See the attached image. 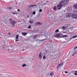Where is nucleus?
<instances>
[{
    "instance_id": "obj_1",
    "label": "nucleus",
    "mask_w": 77,
    "mask_h": 77,
    "mask_svg": "<svg viewBox=\"0 0 77 77\" xmlns=\"http://www.w3.org/2000/svg\"><path fill=\"white\" fill-rule=\"evenodd\" d=\"M69 0H63L60 1L59 4L57 5V9L60 10L63 7H64L65 5H66L68 3V2Z\"/></svg>"
},
{
    "instance_id": "obj_2",
    "label": "nucleus",
    "mask_w": 77,
    "mask_h": 77,
    "mask_svg": "<svg viewBox=\"0 0 77 77\" xmlns=\"http://www.w3.org/2000/svg\"><path fill=\"white\" fill-rule=\"evenodd\" d=\"M72 18H74L77 20V15L75 14H72Z\"/></svg>"
},
{
    "instance_id": "obj_3",
    "label": "nucleus",
    "mask_w": 77,
    "mask_h": 77,
    "mask_svg": "<svg viewBox=\"0 0 77 77\" xmlns=\"http://www.w3.org/2000/svg\"><path fill=\"white\" fill-rule=\"evenodd\" d=\"M42 56H43V54H42L41 52L38 55V59L40 60L42 59Z\"/></svg>"
},
{
    "instance_id": "obj_4",
    "label": "nucleus",
    "mask_w": 77,
    "mask_h": 77,
    "mask_svg": "<svg viewBox=\"0 0 77 77\" xmlns=\"http://www.w3.org/2000/svg\"><path fill=\"white\" fill-rule=\"evenodd\" d=\"M72 17V14L71 13H67L66 14V17L67 18H69Z\"/></svg>"
},
{
    "instance_id": "obj_5",
    "label": "nucleus",
    "mask_w": 77,
    "mask_h": 77,
    "mask_svg": "<svg viewBox=\"0 0 77 77\" xmlns=\"http://www.w3.org/2000/svg\"><path fill=\"white\" fill-rule=\"evenodd\" d=\"M63 63L59 64L57 66V68L62 67V66H63Z\"/></svg>"
},
{
    "instance_id": "obj_6",
    "label": "nucleus",
    "mask_w": 77,
    "mask_h": 77,
    "mask_svg": "<svg viewBox=\"0 0 77 77\" xmlns=\"http://www.w3.org/2000/svg\"><path fill=\"white\" fill-rule=\"evenodd\" d=\"M12 23L13 24V27H14V26H15V24H16V23H17V22H15L14 20H12Z\"/></svg>"
},
{
    "instance_id": "obj_7",
    "label": "nucleus",
    "mask_w": 77,
    "mask_h": 77,
    "mask_svg": "<svg viewBox=\"0 0 77 77\" xmlns=\"http://www.w3.org/2000/svg\"><path fill=\"white\" fill-rule=\"evenodd\" d=\"M73 9L74 10H75L76 9H77V4H75L73 6Z\"/></svg>"
},
{
    "instance_id": "obj_8",
    "label": "nucleus",
    "mask_w": 77,
    "mask_h": 77,
    "mask_svg": "<svg viewBox=\"0 0 77 77\" xmlns=\"http://www.w3.org/2000/svg\"><path fill=\"white\" fill-rule=\"evenodd\" d=\"M36 5H29L28 6V8H30L31 7H33V6H36Z\"/></svg>"
},
{
    "instance_id": "obj_9",
    "label": "nucleus",
    "mask_w": 77,
    "mask_h": 77,
    "mask_svg": "<svg viewBox=\"0 0 77 77\" xmlns=\"http://www.w3.org/2000/svg\"><path fill=\"white\" fill-rule=\"evenodd\" d=\"M2 22L5 23V24H6L8 22V20H6V19H4L2 21Z\"/></svg>"
},
{
    "instance_id": "obj_10",
    "label": "nucleus",
    "mask_w": 77,
    "mask_h": 77,
    "mask_svg": "<svg viewBox=\"0 0 77 77\" xmlns=\"http://www.w3.org/2000/svg\"><path fill=\"white\" fill-rule=\"evenodd\" d=\"M60 36V34H57L55 35V37H59Z\"/></svg>"
},
{
    "instance_id": "obj_11",
    "label": "nucleus",
    "mask_w": 77,
    "mask_h": 77,
    "mask_svg": "<svg viewBox=\"0 0 77 77\" xmlns=\"http://www.w3.org/2000/svg\"><path fill=\"white\" fill-rule=\"evenodd\" d=\"M22 33L24 36H26L27 34V33L26 32H22Z\"/></svg>"
},
{
    "instance_id": "obj_12",
    "label": "nucleus",
    "mask_w": 77,
    "mask_h": 77,
    "mask_svg": "<svg viewBox=\"0 0 77 77\" xmlns=\"http://www.w3.org/2000/svg\"><path fill=\"white\" fill-rule=\"evenodd\" d=\"M54 75V73L53 72H51L50 73V75L51 76H53Z\"/></svg>"
},
{
    "instance_id": "obj_13",
    "label": "nucleus",
    "mask_w": 77,
    "mask_h": 77,
    "mask_svg": "<svg viewBox=\"0 0 77 77\" xmlns=\"http://www.w3.org/2000/svg\"><path fill=\"white\" fill-rule=\"evenodd\" d=\"M47 5V4H46L45 3H43V4H41V6H44V5Z\"/></svg>"
},
{
    "instance_id": "obj_14",
    "label": "nucleus",
    "mask_w": 77,
    "mask_h": 77,
    "mask_svg": "<svg viewBox=\"0 0 77 77\" xmlns=\"http://www.w3.org/2000/svg\"><path fill=\"white\" fill-rule=\"evenodd\" d=\"M53 9L55 11H56V9H57V8H56V6H55L53 7Z\"/></svg>"
},
{
    "instance_id": "obj_15",
    "label": "nucleus",
    "mask_w": 77,
    "mask_h": 77,
    "mask_svg": "<svg viewBox=\"0 0 77 77\" xmlns=\"http://www.w3.org/2000/svg\"><path fill=\"white\" fill-rule=\"evenodd\" d=\"M74 75H75V76L77 75V71H75V74H74Z\"/></svg>"
},
{
    "instance_id": "obj_16",
    "label": "nucleus",
    "mask_w": 77,
    "mask_h": 77,
    "mask_svg": "<svg viewBox=\"0 0 77 77\" xmlns=\"http://www.w3.org/2000/svg\"><path fill=\"white\" fill-rule=\"evenodd\" d=\"M77 37V35H75L72 37L73 38H76Z\"/></svg>"
},
{
    "instance_id": "obj_17",
    "label": "nucleus",
    "mask_w": 77,
    "mask_h": 77,
    "mask_svg": "<svg viewBox=\"0 0 77 77\" xmlns=\"http://www.w3.org/2000/svg\"><path fill=\"white\" fill-rule=\"evenodd\" d=\"M4 77H9V75H5L4 76Z\"/></svg>"
},
{
    "instance_id": "obj_18",
    "label": "nucleus",
    "mask_w": 77,
    "mask_h": 77,
    "mask_svg": "<svg viewBox=\"0 0 77 77\" xmlns=\"http://www.w3.org/2000/svg\"><path fill=\"white\" fill-rule=\"evenodd\" d=\"M29 23H31V24H32V23H33V21H31V20H30L29 21Z\"/></svg>"
},
{
    "instance_id": "obj_19",
    "label": "nucleus",
    "mask_w": 77,
    "mask_h": 77,
    "mask_svg": "<svg viewBox=\"0 0 77 77\" xmlns=\"http://www.w3.org/2000/svg\"><path fill=\"white\" fill-rule=\"evenodd\" d=\"M25 66H26V64H24L23 65H22V67H24Z\"/></svg>"
},
{
    "instance_id": "obj_20",
    "label": "nucleus",
    "mask_w": 77,
    "mask_h": 77,
    "mask_svg": "<svg viewBox=\"0 0 77 77\" xmlns=\"http://www.w3.org/2000/svg\"><path fill=\"white\" fill-rule=\"evenodd\" d=\"M7 9H11L12 8H11V7H8L7 8Z\"/></svg>"
},
{
    "instance_id": "obj_21",
    "label": "nucleus",
    "mask_w": 77,
    "mask_h": 77,
    "mask_svg": "<svg viewBox=\"0 0 77 77\" xmlns=\"http://www.w3.org/2000/svg\"><path fill=\"white\" fill-rule=\"evenodd\" d=\"M59 32V29H57L55 31V33H57V32Z\"/></svg>"
},
{
    "instance_id": "obj_22",
    "label": "nucleus",
    "mask_w": 77,
    "mask_h": 77,
    "mask_svg": "<svg viewBox=\"0 0 77 77\" xmlns=\"http://www.w3.org/2000/svg\"><path fill=\"white\" fill-rule=\"evenodd\" d=\"M72 74H74H74H75V71H72Z\"/></svg>"
},
{
    "instance_id": "obj_23",
    "label": "nucleus",
    "mask_w": 77,
    "mask_h": 77,
    "mask_svg": "<svg viewBox=\"0 0 77 77\" xmlns=\"http://www.w3.org/2000/svg\"><path fill=\"white\" fill-rule=\"evenodd\" d=\"M19 37V36L17 35H16V39H18V37Z\"/></svg>"
},
{
    "instance_id": "obj_24",
    "label": "nucleus",
    "mask_w": 77,
    "mask_h": 77,
    "mask_svg": "<svg viewBox=\"0 0 77 77\" xmlns=\"http://www.w3.org/2000/svg\"><path fill=\"white\" fill-rule=\"evenodd\" d=\"M62 29H63V30H65V27L64 26H63L62 27Z\"/></svg>"
},
{
    "instance_id": "obj_25",
    "label": "nucleus",
    "mask_w": 77,
    "mask_h": 77,
    "mask_svg": "<svg viewBox=\"0 0 77 77\" xmlns=\"http://www.w3.org/2000/svg\"><path fill=\"white\" fill-rule=\"evenodd\" d=\"M12 14H18V13H16L14 12H12Z\"/></svg>"
},
{
    "instance_id": "obj_26",
    "label": "nucleus",
    "mask_w": 77,
    "mask_h": 77,
    "mask_svg": "<svg viewBox=\"0 0 77 77\" xmlns=\"http://www.w3.org/2000/svg\"><path fill=\"white\" fill-rule=\"evenodd\" d=\"M67 36H68L67 35H63V37H67Z\"/></svg>"
},
{
    "instance_id": "obj_27",
    "label": "nucleus",
    "mask_w": 77,
    "mask_h": 77,
    "mask_svg": "<svg viewBox=\"0 0 77 77\" xmlns=\"http://www.w3.org/2000/svg\"><path fill=\"white\" fill-rule=\"evenodd\" d=\"M43 59H46V57L45 56H44Z\"/></svg>"
},
{
    "instance_id": "obj_28",
    "label": "nucleus",
    "mask_w": 77,
    "mask_h": 77,
    "mask_svg": "<svg viewBox=\"0 0 77 77\" xmlns=\"http://www.w3.org/2000/svg\"><path fill=\"white\" fill-rule=\"evenodd\" d=\"M31 26L30 25L28 27V29H31Z\"/></svg>"
},
{
    "instance_id": "obj_29",
    "label": "nucleus",
    "mask_w": 77,
    "mask_h": 77,
    "mask_svg": "<svg viewBox=\"0 0 77 77\" xmlns=\"http://www.w3.org/2000/svg\"><path fill=\"white\" fill-rule=\"evenodd\" d=\"M36 14V12H35V11H34L33 12V14Z\"/></svg>"
},
{
    "instance_id": "obj_30",
    "label": "nucleus",
    "mask_w": 77,
    "mask_h": 77,
    "mask_svg": "<svg viewBox=\"0 0 77 77\" xmlns=\"http://www.w3.org/2000/svg\"><path fill=\"white\" fill-rule=\"evenodd\" d=\"M72 37H71L70 38V40L69 41H70V40L72 39Z\"/></svg>"
},
{
    "instance_id": "obj_31",
    "label": "nucleus",
    "mask_w": 77,
    "mask_h": 77,
    "mask_svg": "<svg viewBox=\"0 0 77 77\" xmlns=\"http://www.w3.org/2000/svg\"><path fill=\"white\" fill-rule=\"evenodd\" d=\"M39 12H42V9H40L39 10Z\"/></svg>"
},
{
    "instance_id": "obj_32",
    "label": "nucleus",
    "mask_w": 77,
    "mask_h": 77,
    "mask_svg": "<svg viewBox=\"0 0 77 77\" xmlns=\"http://www.w3.org/2000/svg\"><path fill=\"white\" fill-rule=\"evenodd\" d=\"M19 41V40L18 39H16V42H17V41Z\"/></svg>"
},
{
    "instance_id": "obj_33",
    "label": "nucleus",
    "mask_w": 77,
    "mask_h": 77,
    "mask_svg": "<svg viewBox=\"0 0 77 77\" xmlns=\"http://www.w3.org/2000/svg\"><path fill=\"white\" fill-rule=\"evenodd\" d=\"M17 11H18V12H20V10L19 9H18L17 10Z\"/></svg>"
},
{
    "instance_id": "obj_34",
    "label": "nucleus",
    "mask_w": 77,
    "mask_h": 77,
    "mask_svg": "<svg viewBox=\"0 0 77 77\" xmlns=\"http://www.w3.org/2000/svg\"><path fill=\"white\" fill-rule=\"evenodd\" d=\"M33 37L34 38H35L37 37L36 36V35H34Z\"/></svg>"
},
{
    "instance_id": "obj_35",
    "label": "nucleus",
    "mask_w": 77,
    "mask_h": 77,
    "mask_svg": "<svg viewBox=\"0 0 77 77\" xmlns=\"http://www.w3.org/2000/svg\"><path fill=\"white\" fill-rule=\"evenodd\" d=\"M65 73H66V74H67V73H68V72L65 71Z\"/></svg>"
},
{
    "instance_id": "obj_36",
    "label": "nucleus",
    "mask_w": 77,
    "mask_h": 77,
    "mask_svg": "<svg viewBox=\"0 0 77 77\" xmlns=\"http://www.w3.org/2000/svg\"><path fill=\"white\" fill-rule=\"evenodd\" d=\"M76 53V52H74V53H73V54H75Z\"/></svg>"
},
{
    "instance_id": "obj_37",
    "label": "nucleus",
    "mask_w": 77,
    "mask_h": 77,
    "mask_svg": "<svg viewBox=\"0 0 77 77\" xmlns=\"http://www.w3.org/2000/svg\"><path fill=\"white\" fill-rule=\"evenodd\" d=\"M75 54H72V56H74V55H75Z\"/></svg>"
},
{
    "instance_id": "obj_38",
    "label": "nucleus",
    "mask_w": 77,
    "mask_h": 77,
    "mask_svg": "<svg viewBox=\"0 0 77 77\" xmlns=\"http://www.w3.org/2000/svg\"><path fill=\"white\" fill-rule=\"evenodd\" d=\"M27 17L28 18H29V15H28Z\"/></svg>"
},
{
    "instance_id": "obj_39",
    "label": "nucleus",
    "mask_w": 77,
    "mask_h": 77,
    "mask_svg": "<svg viewBox=\"0 0 77 77\" xmlns=\"http://www.w3.org/2000/svg\"><path fill=\"white\" fill-rule=\"evenodd\" d=\"M8 35H11V33L10 32H9Z\"/></svg>"
},
{
    "instance_id": "obj_40",
    "label": "nucleus",
    "mask_w": 77,
    "mask_h": 77,
    "mask_svg": "<svg viewBox=\"0 0 77 77\" xmlns=\"http://www.w3.org/2000/svg\"><path fill=\"white\" fill-rule=\"evenodd\" d=\"M12 20V19H10V20Z\"/></svg>"
},
{
    "instance_id": "obj_41",
    "label": "nucleus",
    "mask_w": 77,
    "mask_h": 77,
    "mask_svg": "<svg viewBox=\"0 0 77 77\" xmlns=\"http://www.w3.org/2000/svg\"><path fill=\"white\" fill-rule=\"evenodd\" d=\"M39 24H40V25H41V24H41V23H40Z\"/></svg>"
},
{
    "instance_id": "obj_42",
    "label": "nucleus",
    "mask_w": 77,
    "mask_h": 77,
    "mask_svg": "<svg viewBox=\"0 0 77 77\" xmlns=\"http://www.w3.org/2000/svg\"><path fill=\"white\" fill-rule=\"evenodd\" d=\"M48 2V1H47V2Z\"/></svg>"
}]
</instances>
